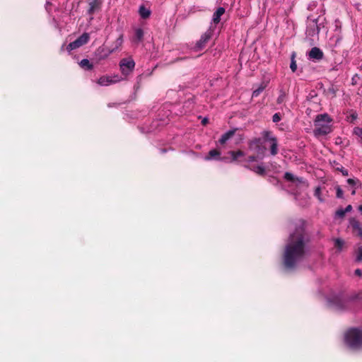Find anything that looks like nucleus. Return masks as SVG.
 Masks as SVG:
<instances>
[{"label":"nucleus","mask_w":362,"mask_h":362,"mask_svg":"<svg viewBox=\"0 0 362 362\" xmlns=\"http://www.w3.org/2000/svg\"><path fill=\"white\" fill-rule=\"evenodd\" d=\"M314 194L319 199L320 202H323V199L321 197V188L320 187H317L315 189Z\"/></svg>","instance_id":"nucleus-28"},{"label":"nucleus","mask_w":362,"mask_h":362,"mask_svg":"<svg viewBox=\"0 0 362 362\" xmlns=\"http://www.w3.org/2000/svg\"><path fill=\"white\" fill-rule=\"evenodd\" d=\"M351 210H352V206H351V205H348V206L344 209V212H345V213L350 212Z\"/></svg>","instance_id":"nucleus-36"},{"label":"nucleus","mask_w":362,"mask_h":362,"mask_svg":"<svg viewBox=\"0 0 362 362\" xmlns=\"http://www.w3.org/2000/svg\"><path fill=\"white\" fill-rule=\"evenodd\" d=\"M219 155H220V152L218 151H217L216 149H213L209 152V155L207 156H206L205 159L206 160H210L212 158L218 159Z\"/></svg>","instance_id":"nucleus-18"},{"label":"nucleus","mask_w":362,"mask_h":362,"mask_svg":"<svg viewBox=\"0 0 362 362\" xmlns=\"http://www.w3.org/2000/svg\"><path fill=\"white\" fill-rule=\"evenodd\" d=\"M122 78L117 76H103L97 81V83L102 86H107L120 81Z\"/></svg>","instance_id":"nucleus-9"},{"label":"nucleus","mask_w":362,"mask_h":362,"mask_svg":"<svg viewBox=\"0 0 362 362\" xmlns=\"http://www.w3.org/2000/svg\"><path fill=\"white\" fill-rule=\"evenodd\" d=\"M361 70L362 71V64H361Z\"/></svg>","instance_id":"nucleus-41"},{"label":"nucleus","mask_w":362,"mask_h":362,"mask_svg":"<svg viewBox=\"0 0 362 362\" xmlns=\"http://www.w3.org/2000/svg\"><path fill=\"white\" fill-rule=\"evenodd\" d=\"M144 37V31L141 28H137L135 30V35L133 38L134 42H141Z\"/></svg>","instance_id":"nucleus-16"},{"label":"nucleus","mask_w":362,"mask_h":362,"mask_svg":"<svg viewBox=\"0 0 362 362\" xmlns=\"http://www.w3.org/2000/svg\"><path fill=\"white\" fill-rule=\"evenodd\" d=\"M354 134L357 136L361 139V142H362V128L358 127H355L354 129Z\"/></svg>","instance_id":"nucleus-26"},{"label":"nucleus","mask_w":362,"mask_h":362,"mask_svg":"<svg viewBox=\"0 0 362 362\" xmlns=\"http://www.w3.org/2000/svg\"><path fill=\"white\" fill-rule=\"evenodd\" d=\"M115 47L112 49L105 50L104 47H99L97 49L96 54H101L100 59H105L109 56L110 54L112 53L115 49L121 47L123 43L122 35H120L115 41Z\"/></svg>","instance_id":"nucleus-7"},{"label":"nucleus","mask_w":362,"mask_h":362,"mask_svg":"<svg viewBox=\"0 0 362 362\" xmlns=\"http://www.w3.org/2000/svg\"><path fill=\"white\" fill-rule=\"evenodd\" d=\"M308 57L313 60H320L323 58V52L318 47H313L308 53Z\"/></svg>","instance_id":"nucleus-10"},{"label":"nucleus","mask_w":362,"mask_h":362,"mask_svg":"<svg viewBox=\"0 0 362 362\" xmlns=\"http://www.w3.org/2000/svg\"><path fill=\"white\" fill-rule=\"evenodd\" d=\"M250 168L258 175H264L265 174V169L262 165H256Z\"/></svg>","instance_id":"nucleus-21"},{"label":"nucleus","mask_w":362,"mask_h":362,"mask_svg":"<svg viewBox=\"0 0 362 362\" xmlns=\"http://www.w3.org/2000/svg\"><path fill=\"white\" fill-rule=\"evenodd\" d=\"M330 117L325 115H319L315 120L314 134L316 136L326 135L332 132Z\"/></svg>","instance_id":"nucleus-2"},{"label":"nucleus","mask_w":362,"mask_h":362,"mask_svg":"<svg viewBox=\"0 0 362 362\" xmlns=\"http://www.w3.org/2000/svg\"><path fill=\"white\" fill-rule=\"evenodd\" d=\"M355 255H356L355 260L356 262H361L362 261V247H358L355 250Z\"/></svg>","instance_id":"nucleus-24"},{"label":"nucleus","mask_w":362,"mask_h":362,"mask_svg":"<svg viewBox=\"0 0 362 362\" xmlns=\"http://www.w3.org/2000/svg\"><path fill=\"white\" fill-rule=\"evenodd\" d=\"M336 191H337V197L342 198L343 197V191L339 186L336 187Z\"/></svg>","instance_id":"nucleus-31"},{"label":"nucleus","mask_w":362,"mask_h":362,"mask_svg":"<svg viewBox=\"0 0 362 362\" xmlns=\"http://www.w3.org/2000/svg\"><path fill=\"white\" fill-rule=\"evenodd\" d=\"M214 33V30L211 28L207 30L200 37V39L197 42L194 49L195 51H201L202 50L208 43V42L212 37Z\"/></svg>","instance_id":"nucleus-4"},{"label":"nucleus","mask_w":362,"mask_h":362,"mask_svg":"<svg viewBox=\"0 0 362 362\" xmlns=\"http://www.w3.org/2000/svg\"><path fill=\"white\" fill-rule=\"evenodd\" d=\"M339 170L341 172L344 176H348L349 173L347 170L344 169V168H341L340 169L339 168Z\"/></svg>","instance_id":"nucleus-35"},{"label":"nucleus","mask_w":362,"mask_h":362,"mask_svg":"<svg viewBox=\"0 0 362 362\" xmlns=\"http://www.w3.org/2000/svg\"><path fill=\"white\" fill-rule=\"evenodd\" d=\"M225 13V8L223 7H219L217 8V10L214 12L213 15V22L215 24H218L220 22L221 17L223 16Z\"/></svg>","instance_id":"nucleus-12"},{"label":"nucleus","mask_w":362,"mask_h":362,"mask_svg":"<svg viewBox=\"0 0 362 362\" xmlns=\"http://www.w3.org/2000/svg\"><path fill=\"white\" fill-rule=\"evenodd\" d=\"M345 214L346 213L344 212V209H338L336 211V216L339 218H343Z\"/></svg>","instance_id":"nucleus-33"},{"label":"nucleus","mask_w":362,"mask_h":362,"mask_svg":"<svg viewBox=\"0 0 362 362\" xmlns=\"http://www.w3.org/2000/svg\"><path fill=\"white\" fill-rule=\"evenodd\" d=\"M358 180L352 178H349L347 180V183L351 186L352 187H354V186L356 185Z\"/></svg>","instance_id":"nucleus-34"},{"label":"nucleus","mask_w":362,"mask_h":362,"mask_svg":"<svg viewBox=\"0 0 362 362\" xmlns=\"http://www.w3.org/2000/svg\"><path fill=\"white\" fill-rule=\"evenodd\" d=\"M296 53L293 52L291 57V64L290 68L293 72H295L297 70V64L295 60Z\"/></svg>","instance_id":"nucleus-22"},{"label":"nucleus","mask_w":362,"mask_h":362,"mask_svg":"<svg viewBox=\"0 0 362 362\" xmlns=\"http://www.w3.org/2000/svg\"><path fill=\"white\" fill-rule=\"evenodd\" d=\"M358 211H360L361 212H362V205H360V206L358 207Z\"/></svg>","instance_id":"nucleus-39"},{"label":"nucleus","mask_w":362,"mask_h":362,"mask_svg":"<svg viewBox=\"0 0 362 362\" xmlns=\"http://www.w3.org/2000/svg\"><path fill=\"white\" fill-rule=\"evenodd\" d=\"M349 223L354 233H357L358 235L362 237V226L359 221L355 218H351Z\"/></svg>","instance_id":"nucleus-11"},{"label":"nucleus","mask_w":362,"mask_h":362,"mask_svg":"<svg viewBox=\"0 0 362 362\" xmlns=\"http://www.w3.org/2000/svg\"><path fill=\"white\" fill-rule=\"evenodd\" d=\"M284 177L286 180L293 182H294L296 180H298V178H296L294 175L291 173H286L284 175Z\"/></svg>","instance_id":"nucleus-29"},{"label":"nucleus","mask_w":362,"mask_h":362,"mask_svg":"<svg viewBox=\"0 0 362 362\" xmlns=\"http://www.w3.org/2000/svg\"><path fill=\"white\" fill-rule=\"evenodd\" d=\"M281 117L279 113H275L272 117V121L275 123L279 122Z\"/></svg>","instance_id":"nucleus-32"},{"label":"nucleus","mask_w":362,"mask_h":362,"mask_svg":"<svg viewBox=\"0 0 362 362\" xmlns=\"http://www.w3.org/2000/svg\"><path fill=\"white\" fill-rule=\"evenodd\" d=\"M202 122L203 124H206L208 122V119L207 118L203 119Z\"/></svg>","instance_id":"nucleus-38"},{"label":"nucleus","mask_w":362,"mask_h":362,"mask_svg":"<svg viewBox=\"0 0 362 362\" xmlns=\"http://www.w3.org/2000/svg\"><path fill=\"white\" fill-rule=\"evenodd\" d=\"M286 93L284 90H281L280 94L276 100L277 103L278 104L283 103L286 100Z\"/></svg>","instance_id":"nucleus-23"},{"label":"nucleus","mask_w":362,"mask_h":362,"mask_svg":"<svg viewBox=\"0 0 362 362\" xmlns=\"http://www.w3.org/2000/svg\"><path fill=\"white\" fill-rule=\"evenodd\" d=\"M270 151L272 156H275L278 153V144L276 139H272L270 143Z\"/></svg>","instance_id":"nucleus-15"},{"label":"nucleus","mask_w":362,"mask_h":362,"mask_svg":"<svg viewBox=\"0 0 362 362\" xmlns=\"http://www.w3.org/2000/svg\"><path fill=\"white\" fill-rule=\"evenodd\" d=\"M139 13L140 16L144 19L148 18L151 15V11L144 6H141L139 7Z\"/></svg>","instance_id":"nucleus-14"},{"label":"nucleus","mask_w":362,"mask_h":362,"mask_svg":"<svg viewBox=\"0 0 362 362\" xmlns=\"http://www.w3.org/2000/svg\"><path fill=\"white\" fill-rule=\"evenodd\" d=\"M235 130H230L222 135L221 138L219 139V142L221 144H225L228 140H229L234 134Z\"/></svg>","instance_id":"nucleus-13"},{"label":"nucleus","mask_w":362,"mask_h":362,"mask_svg":"<svg viewBox=\"0 0 362 362\" xmlns=\"http://www.w3.org/2000/svg\"><path fill=\"white\" fill-rule=\"evenodd\" d=\"M344 242L341 239L337 238L334 240V245L336 247L341 250L344 246Z\"/></svg>","instance_id":"nucleus-27"},{"label":"nucleus","mask_w":362,"mask_h":362,"mask_svg":"<svg viewBox=\"0 0 362 362\" xmlns=\"http://www.w3.org/2000/svg\"><path fill=\"white\" fill-rule=\"evenodd\" d=\"M355 274L358 276H361L362 275V271L359 269H357L356 271H355Z\"/></svg>","instance_id":"nucleus-37"},{"label":"nucleus","mask_w":362,"mask_h":362,"mask_svg":"<svg viewBox=\"0 0 362 362\" xmlns=\"http://www.w3.org/2000/svg\"><path fill=\"white\" fill-rule=\"evenodd\" d=\"M99 8V3L97 1H93L89 4L88 13L93 14Z\"/></svg>","instance_id":"nucleus-20"},{"label":"nucleus","mask_w":362,"mask_h":362,"mask_svg":"<svg viewBox=\"0 0 362 362\" xmlns=\"http://www.w3.org/2000/svg\"><path fill=\"white\" fill-rule=\"evenodd\" d=\"M229 153L232 157L233 161L237 160L238 158L243 157L245 156V153L242 151H230Z\"/></svg>","instance_id":"nucleus-19"},{"label":"nucleus","mask_w":362,"mask_h":362,"mask_svg":"<svg viewBox=\"0 0 362 362\" xmlns=\"http://www.w3.org/2000/svg\"><path fill=\"white\" fill-rule=\"evenodd\" d=\"M265 88V86L262 84L260 85V86L255 89L253 93H252V97H257L262 91Z\"/></svg>","instance_id":"nucleus-25"},{"label":"nucleus","mask_w":362,"mask_h":362,"mask_svg":"<svg viewBox=\"0 0 362 362\" xmlns=\"http://www.w3.org/2000/svg\"><path fill=\"white\" fill-rule=\"evenodd\" d=\"M264 138L266 141H269V143H271L272 139H276V137H274L269 132H264Z\"/></svg>","instance_id":"nucleus-30"},{"label":"nucleus","mask_w":362,"mask_h":362,"mask_svg":"<svg viewBox=\"0 0 362 362\" xmlns=\"http://www.w3.org/2000/svg\"><path fill=\"white\" fill-rule=\"evenodd\" d=\"M346 344L353 349L362 347V330L353 328L348 330L344 337Z\"/></svg>","instance_id":"nucleus-3"},{"label":"nucleus","mask_w":362,"mask_h":362,"mask_svg":"<svg viewBox=\"0 0 362 362\" xmlns=\"http://www.w3.org/2000/svg\"><path fill=\"white\" fill-rule=\"evenodd\" d=\"M90 36L87 33H83L79 37H78L76 40L72 42H70L66 49L70 52L71 50L76 49L83 45L86 44L89 40Z\"/></svg>","instance_id":"nucleus-5"},{"label":"nucleus","mask_w":362,"mask_h":362,"mask_svg":"<svg viewBox=\"0 0 362 362\" xmlns=\"http://www.w3.org/2000/svg\"><path fill=\"white\" fill-rule=\"evenodd\" d=\"M80 66L87 70H91L93 67V64L87 59H83L80 62Z\"/></svg>","instance_id":"nucleus-17"},{"label":"nucleus","mask_w":362,"mask_h":362,"mask_svg":"<svg viewBox=\"0 0 362 362\" xmlns=\"http://www.w3.org/2000/svg\"><path fill=\"white\" fill-rule=\"evenodd\" d=\"M255 148L257 149V155L256 156H249L247 158V159L246 160V161L247 163H251V162L255 161L257 159H262L263 158L264 149L259 146V140H255V141L250 142V148L253 149Z\"/></svg>","instance_id":"nucleus-8"},{"label":"nucleus","mask_w":362,"mask_h":362,"mask_svg":"<svg viewBox=\"0 0 362 362\" xmlns=\"http://www.w3.org/2000/svg\"><path fill=\"white\" fill-rule=\"evenodd\" d=\"M308 248L304 240L303 229L299 228L291 234L285 246L283 255L284 265L286 269H294L306 256Z\"/></svg>","instance_id":"nucleus-1"},{"label":"nucleus","mask_w":362,"mask_h":362,"mask_svg":"<svg viewBox=\"0 0 362 362\" xmlns=\"http://www.w3.org/2000/svg\"><path fill=\"white\" fill-rule=\"evenodd\" d=\"M119 66L122 74L125 76H127L134 70L135 66V62L131 58L122 59L120 61Z\"/></svg>","instance_id":"nucleus-6"},{"label":"nucleus","mask_w":362,"mask_h":362,"mask_svg":"<svg viewBox=\"0 0 362 362\" xmlns=\"http://www.w3.org/2000/svg\"><path fill=\"white\" fill-rule=\"evenodd\" d=\"M355 193H356V191H355V189L354 188V189H353V190H352V192H351V194H355Z\"/></svg>","instance_id":"nucleus-40"}]
</instances>
